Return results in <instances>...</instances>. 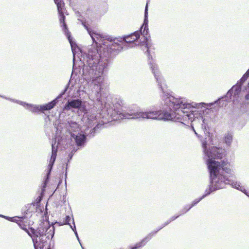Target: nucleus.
Instances as JSON below:
<instances>
[{"instance_id":"1","label":"nucleus","mask_w":249,"mask_h":249,"mask_svg":"<svg viewBox=\"0 0 249 249\" xmlns=\"http://www.w3.org/2000/svg\"><path fill=\"white\" fill-rule=\"evenodd\" d=\"M78 20L81 22V24L87 30L96 47L91 46L89 49L88 53H84L81 54L80 57V64L77 67L75 57L77 45L72 41L70 33L71 40L69 41L71 44L73 54V69L71 77V79H73V77L74 78V74L76 76L78 74L82 75L83 79L89 84L91 89V96H93L97 101L101 102L102 97L106 94L107 88V83L104 81L103 73L107 71L110 59L114 55V37L111 36H103L100 34L89 28L85 21L79 18ZM64 33L67 36L64 32Z\"/></svg>"},{"instance_id":"2","label":"nucleus","mask_w":249,"mask_h":249,"mask_svg":"<svg viewBox=\"0 0 249 249\" xmlns=\"http://www.w3.org/2000/svg\"><path fill=\"white\" fill-rule=\"evenodd\" d=\"M153 74L156 80L159 89L161 91V98L164 106L168 108L170 112L161 110L159 113V120L164 121H174L185 124L186 121H190L191 126L196 135L197 133L194 128V126L201 127L204 130L206 129L205 119L202 116L204 109L211 107L214 104H220L223 98L219 99L213 103L206 104L203 102L196 103L189 102L182 97H175L170 95L167 91V85L160 71H157L155 65H151Z\"/></svg>"},{"instance_id":"3","label":"nucleus","mask_w":249,"mask_h":249,"mask_svg":"<svg viewBox=\"0 0 249 249\" xmlns=\"http://www.w3.org/2000/svg\"><path fill=\"white\" fill-rule=\"evenodd\" d=\"M204 154L207 157V164L210 173V184L205 190L204 194L201 196L203 199L211 193L225 187V184L229 180L226 177L219 174L218 168V161L216 159H222L224 154V149L216 146H212L207 148V142L204 141L202 143Z\"/></svg>"},{"instance_id":"4","label":"nucleus","mask_w":249,"mask_h":249,"mask_svg":"<svg viewBox=\"0 0 249 249\" xmlns=\"http://www.w3.org/2000/svg\"><path fill=\"white\" fill-rule=\"evenodd\" d=\"M105 108L107 109V111L108 114L111 116L115 114L119 115L120 118L125 119H158L159 117L160 110L155 111L151 110H147L145 111H141L133 113H126L122 112L117 108L115 107V106L109 102H106L105 104Z\"/></svg>"},{"instance_id":"5","label":"nucleus","mask_w":249,"mask_h":249,"mask_svg":"<svg viewBox=\"0 0 249 249\" xmlns=\"http://www.w3.org/2000/svg\"><path fill=\"white\" fill-rule=\"evenodd\" d=\"M72 80L73 79H71V77L69 82L66 86L64 89L58 95V96L51 102L48 103V104L43 105L30 104L24 102L8 98L2 95H0V97L5 99L9 100L11 102L18 104L23 106L26 109L29 110V111L34 113L38 114L39 112L43 113L45 111L50 110L54 107V106L56 105L59 100L62 98L63 96L68 90L70 87V85L72 83Z\"/></svg>"},{"instance_id":"6","label":"nucleus","mask_w":249,"mask_h":249,"mask_svg":"<svg viewBox=\"0 0 249 249\" xmlns=\"http://www.w3.org/2000/svg\"><path fill=\"white\" fill-rule=\"evenodd\" d=\"M148 4L146 3V5L145 6V11H144V19L143 23L141 28L140 29V35L142 36V37H141V39H142L143 38V41H141V42H139L138 44L140 43V45H141L142 47V50L144 51H145V53L146 54L147 57H148V64L149 66V67L153 72V70L151 68V65H155L156 68L155 69H157V71H160L158 67L157 64L155 62L154 60H153L152 56L150 55V52H149V47L148 42V38H147V35L148 34Z\"/></svg>"},{"instance_id":"7","label":"nucleus","mask_w":249,"mask_h":249,"mask_svg":"<svg viewBox=\"0 0 249 249\" xmlns=\"http://www.w3.org/2000/svg\"><path fill=\"white\" fill-rule=\"evenodd\" d=\"M141 35L139 31H136L128 35L114 37V55L118 54L125 47H133L136 45Z\"/></svg>"},{"instance_id":"8","label":"nucleus","mask_w":249,"mask_h":249,"mask_svg":"<svg viewBox=\"0 0 249 249\" xmlns=\"http://www.w3.org/2000/svg\"><path fill=\"white\" fill-rule=\"evenodd\" d=\"M218 168L219 174L222 175L223 177H226L229 180V183H226V185H230L232 188H235L241 192L244 191V187L241 185L239 182L233 181L232 178L234 177V172L228 167V162L227 161L223 160L220 163L218 161Z\"/></svg>"},{"instance_id":"9","label":"nucleus","mask_w":249,"mask_h":249,"mask_svg":"<svg viewBox=\"0 0 249 249\" xmlns=\"http://www.w3.org/2000/svg\"><path fill=\"white\" fill-rule=\"evenodd\" d=\"M72 108L77 109L81 112L86 110L85 103L81 99H72L68 101L63 107L64 110H69Z\"/></svg>"},{"instance_id":"10","label":"nucleus","mask_w":249,"mask_h":249,"mask_svg":"<svg viewBox=\"0 0 249 249\" xmlns=\"http://www.w3.org/2000/svg\"><path fill=\"white\" fill-rule=\"evenodd\" d=\"M56 142V140H54L52 142V155L49 160V163L48 165V172L47 173V176L48 177L53 167V164L56 160L57 152V148L58 146V143L55 146Z\"/></svg>"},{"instance_id":"11","label":"nucleus","mask_w":249,"mask_h":249,"mask_svg":"<svg viewBox=\"0 0 249 249\" xmlns=\"http://www.w3.org/2000/svg\"><path fill=\"white\" fill-rule=\"evenodd\" d=\"M87 135L84 134L77 133H71V137L74 140L76 145L80 148L84 147L86 143Z\"/></svg>"},{"instance_id":"12","label":"nucleus","mask_w":249,"mask_h":249,"mask_svg":"<svg viewBox=\"0 0 249 249\" xmlns=\"http://www.w3.org/2000/svg\"><path fill=\"white\" fill-rule=\"evenodd\" d=\"M31 231L32 232V234H34V236L33 237L36 238L39 237V241L41 243V244L43 243L44 244H46L47 239L48 238L44 235V229H42L41 227L39 228L37 230H35V229L31 228Z\"/></svg>"},{"instance_id":"13","label":"nucleus","mask_w":249,"mask_h":249,"mask_svg":"<svg viewBox=\"0 0 249 249\" xmlns=\"http://www.w3.org/2000/svg\"><path fill=\"white\" fill-rule=\"evenodd\" d=\"M244 83L240 82V79L237 82V84L233 86L227 92V96L231 97L233 95L235 98L239 96L241 92V87Z\"/></svg>"},{"instance_id":"14","label":"nucleus","mask_w":249,"mask_h":249,"mask_svg":"<svg viewBox=\"0 0 249 249\" xmlns=\"http://www.w3.org/2000/svg\"><path fill=\"white\" fill-rule=\"evenodd\" d=\"M44 229V235L48 238V239H52L54 234V227L53 226H49Z\"/></svg>"},{"instance_id":"15","label":"nucleus","mask_w":249,"mask_h":249,"mask_svg":"<svg viewBox=\"0 0 249 249\" xmlns=\"http://www.w3.org/2000/svg\"><path fill=\"white\" fill-rule=\"evenodd\" d=\"M150 239H151V235H147L142 241L136 243L135 245V246L137 249H139L140 248L143 247L146 244L147 242L149 241Z\"/></svg>"},{"instance_id":"16","label":"nucleus","mask_w":249,"mask_h":249,"mask_svg":"<svg viewBox=\"0 0 249 249\" xmlns=\"http://www.w3.org/2000/svg\"><path fill=\"white\" fill-rule=\"evenodd\" d=\"M33 242L34 243V246L35 248V249H43V248L46 245L45 244L38 242L37 240V239L35 237H32ZM47 249H51L50 248H47Z\"/></svg>"},{"instance_id":"17","label":"nucleus","mask_w":249,"mask_h":249,"mask_svg":"<svg viewBox=\"0 0 249 249\" xmlns=\"http://www.w3.org/2000/svg\"><path fill=\"white\" fill-rule=\"evenodd\" d=\"M69 124L71 131L77 132L80 130L79 125L77 123L71 121L69 123Z\"/></svg>"},{"instance_id":"18","label":"nucleus","mask_w":249,"mask_h":249,"mask_svg":"<svg viewBox=\"0 0 249 249\" xmlns=\"http://www.w3.org/2000/svg\"><path fill=\"white\" fill-rule=\"evenodd\" d=\"M203 198L201 197V196L198 198L196 199L195 200H194L191 204L189 206L188 208V209H187L184 213H185L187 212H188L192 207L196 205L198 203H199Z\"/></svg>"},{"instance_id":"19","label":"nucleus","mask_w":249,"mask_h":249,"mask_svg":"<svg viewBox=\"0 0 249 249\" xmlns=\"http://www.w3.org/2000/svg\"><path fill=\"white\" fill-rule=\"evenodd\" d=\"M72 222H73V226H72V225H70V227L72 229V230L74 231V234H75V236H76V237L77 238V239L78 240V241L79 244H80L82 248L83 249H84V248L83 247V246H82V244L81 243V242H80V239L79 238L77 232L76 231V227H75V223H74V221L73 218H72Z\"/></svg>"},{"instance_id":"20","label":"nucleus","mask_w":249,"mask_h":249,"mask_svg":"<svg viewBox=\"0 0 249 249\" xmlns=\"http://www.w3.org/2000/svg\"><path fill=\"white\" fill-rule=\"evenodd\" d=\"M225 142L227 145L230 146L232 142V136L230 134H227L224 138Z\"/></svg>"},{"instance_id":"21","label":"nucleus","mask_w":249,"mask_h":249,"mask_svg":"<svg viewBox=\"0 0 249 249\" xmlns=\"http://www.w3.org/2000/svg\"><path fill=\"white\" fill-rule=\"evenodd\" d=\"M18 225L21 229L26 231L30 236L32 237V232H30L26 228V225H25L22 221H20L18 223Z\"/></svg>"},{"instance_id":"22","label":"nucleus","mask_w":249,"mask_h":249,"mask_svg":"<svg viewBox=\"0 0 249 249\" xmlns=\"http://www.w3.org/2000/svg\"><path fill=\"white\" fill-rule=\"evenodd\" d=\"M249 77V69L244 73L243 76L240 79V82L242 83H244L247 80ZM248 87H249V82L248 83Z\"/></svg>"},{"instance_id":"23","label":"nucleus","mask_w":249,"mask_h":249,"mask_svg":"<svg viewBox=\"0 0 249 249\" xmlns=\"http://www.w3.org/2000/svg\"><path fill=\"white\" fill-rule=\"evenodd\" d=\"M71 218L70 216H69V215L66 216L65 218L63 220V222H62V224H60V225H69L70 226L71 225L69 223L71 220Z\"/></svg>"},{"instance_id":"24","label":"nucleus","mask_w":249,"mask_h":249,"mask_svg":"<svg viewBox=\"0 0 249 249\" xmlns=\"http://www.w3.org/2000/svg\"><path fill=\"white\" fill-rule=\"evenodd\" d=\"M101 127H103V124H96V125L92 129V131L91 133L92 137H93L94 136V133L96 132V131L99 128H101Z\"/></svg>"},{"instance_id":"25","label":"nucleus","mask_w":249,"mask_h":249,"mask_svg":"<svg viewBox=\"0 0 249 249\" xmlns=\"http://www.w3.org/2000/svg\"><path fill=\"white\" fill-rule=\"evenodd\" d=\"M163 228V227H160V228H159L158 229H157L156 230H155L154 231H151L149 234H148L147 235H151V238L152 237V236L156 234L161 229H162Z\"/></svg>"},{"instance_id":"26","label":"nucleus","mask_w":249,"mask_h":249,"mask_svg":"<svg viewBox=\"0 0 249 249\" xmlns=\"http://www.w3.org/2000/svg\"><path fill=\"white\" fill-rule=\"evenodd\" d=\"M14 217V219H13V220H11V221L16 222L18 224V223H19L20 221H21L20 220V219H23V217H21V218H19L18 217Z\"/></svg>"},{"instance_id":"27","label":"nucleus","mask_w":249,"mask_h":249,"mask_svg":"<svg viewBox=\"0 0 249 249\" xmlns=\"http://www.w3.org/2000/svg\"><path fill=\"white\" fill-rule=\"evenodd\" d=\"M77 150V149H75V148H74L72 150L71 153L69 154V159L68 160V161H69V160H71L72 159V157L73 156V153H75Z\"/></svg>"},{"instance_id":"28","label":"nucleus","mask_w":249,"mask_h":249,"mask_svg":"<svg viewBox=\"0 0 249 249\" xmlns=\"http://www.w3.org/2000/svg\"><path fill=\"white\" fill-rule=\"evenodd\" d=\"M184 213H179V214L177 216H172L170 219L169 220H171V222L174 221V220H175L176 219H177V218H178L180 215H181L182 214H183Z\"/></svg>"},{"instance_id":"29","label":"nucleus","mask_w":249,"mask_h":249,"mask_svg":"<svg viewBox=\"0 0 249 249\" xmlns=\"http://www.w3.org/2000/svg\"><path fill=\"white\" fill-rule=\"evenodd\" d=\"M190 205H187L186 206H184V207L183 208V209H182L180 212L179 213H184L187 209H188V208L189 207V206H190Z\"/></svg>"},{"instance_id":"30","label":"nucleus","mask_w":249,"mask_h":249,"mask_svg":"<svg viewBox=\"0 0 249 249\" xmlns=\"http://www.w3.org/2000/svg\"><path fill=\"white\" fill-rule=\"evenodd\" d=\"M241 192L249 197V190H247L244 188V191H242Z\"/></svg>"},{"instance_id":"31","label":"nucleus","mask_w":249,"mask_h":249,"mask_svg":"<svg viewBox=\"0 0 249 249\" xmlns=\"http://www.w3.org/2000/svg\"><path fill=\"white\" fill-rule=\"evenodd\" d=\"M171 222V220H170L169 219L166 222H164L161 227H165L166 226L168 225L169 223H170Z\"/></svg>"},{"instance_id":"32","label":"nucleus","mask_w":249,"mask_h":249,"mask_svg":"<svg viewBox=\"0 0 249 249\" xmlns=\"http://www.w3.org/2000/svg\"><path fill=\"white\" fill-rule=\"evenodd\" d=\"M3 218H4L5 219L9 220V221H11V220H13V219H14V217H8V216H4V217Z\"/></svg>"},{"instance_id":"33","label":"nucleus","mask_w":249,"mask_h":249,"mask_svg":"<svg viewBox=\"0 0 249 249\" xmlns=\"http://www.w3.org/2000/svg\"><path fill=\"white\" fill-rule=\"evenodd\" d=\"M245 99L246 100H249V92L245 95Z\"/></svg>"},{"instance_id":"34","label":"nucleus","mask_w":249,"mask_h":249,"mask_svg":"<svg viewBox=\"0 0 249 249\" xmlns=\"http://www.w3.org/2000/svg\"><path fill=\"white\" fill-rule=\"evenodd\" d=\"M62 222L60 221V222H56L55 223H57V224H59V226H61V225H60V224H62Z\"/></svg>"},{"instance_id":"35","label":"nucleus","mask_w":249,"mask_h":249,"mask_svg":"<svg viewBox=\"0 0 249 249\" xmlns=\"http://www.w3.org/2000/svg\"><path fill=\"white\" fill-rule=\"evenodd\" d=\"M131 249H138L135 246L134 247H131Z\"/></svg>"},{"instance_id":"36","label":"nucleus","mask_w":249,"mask_h":249,"mask_svg":"<svg viewBox=\"0 0 249 249\" xmlns=\"http://www.w3.org/2000/svg\"><path fill=\"white\" fill-rule=\"evenodd\" d=\"M0 217H4V215H2V214H0Z\"/></svg>"},{"instance_id":"37","label":"nucleus","mask_w":249,"mask_h":249,"mask_svg":"<svg viewBox=\"0 0 249 249\" xmlns=\"http://www.w3.org/2000/svg\"><path fill=\"white\" fill-rule=\"evenodd\" d=\"M73 87V85L72 84L70 89H71V88Z\"/></svg>"}]
</instances>
